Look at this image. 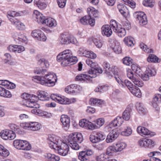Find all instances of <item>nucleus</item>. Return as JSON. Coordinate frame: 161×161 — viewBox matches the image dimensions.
<instances>
[{
	"label": "nucleus",
	"mask_w": 161,
	"mask_h": 161,
	"mask_svg": "<svg viewBox=\"0 0 161 161\" xmlns=\"http://www.w3.org/2000/svg\"><path fill=\"white\" fill-rule=\"evenodd\" d=\"M71 55L70 50H65L58 55L57 60L63 66H67L69 64L72 65L77 62V58Z\"/></svg>",
	"instance_id": "obj_1"
},
{
	"label": "nucleus",
	"mask_w": 161,
	"mask_h": 161,
	"mask_svg": "<svg viewBox=\"0 0 161 161\" xmlns=\"http://www.w3.org/2000/svg\"><path fill=\"white\" fill-rule=\"evenodd\" d=\"M103 70L105 71V73L109 78L115 76H117L118 75V69L117 67L112 66L110 67L109 64L107 62H105L103 64Z\"/></svg>",
	"instance_id": "obj_2"
},
{
	"label": "nucleus",
	"mask_w": 161,
	"mask_h": 161,
	"mask_svg": "<svg viewBox=\"0 0 161 161\" xmlns=\"http://www.w3.org/2000/svg\"><path fill=\"white\" fill-rule=\"evenodd\" d=\"M45 75L44 76H42L43 85H46L49 84L50 85L49 86L54 85L57 81L56 76L50 73Z\"/></svg>",
	"instance_id": "obj_3"
},
{
	"label": "nucleus",
	"mask_w": 161,
	"mask_h": 161,
	"mask_svg": "<svg viewBox=\"0 0 161 161\" xmlns=\"http://www.w3.org/2000/svg\"><path fill=\"white\" fill-rule=\"evenodd\" d=\"M69 145L72 143H80L83 140V137L80 133L71 134L68 136Z\"/></svg>",
	"instance_id": "obj_4"
},
{
	"label": "nucleus",
	"mask_w": 161,
	"mask_h": 161,
	"mask_svg": "<svg viewBox=\"0 0 161 161\" xmlns=\"http://www.w3.org/2000/svg\"><path fill=\"white\" fill-rule=\"evenodd\" d=\"M110 24L114 31L117 33L119 36L122 37L125 35L126 32L125 29L124 28L119 27L116 21L114 20H111Z\"/></svg>",
	"instance_id": "obj_5"
},
{
	"label": "nucleus",
	"mask_w": 161,
	"mask_h": 161,
	"mask_svg": "<svg viewBox=\"0 0 161 161\" xmlns=\"http://www.w3.org/2000/svg\"><path fill=\"white\" fill-rule=\"evenodd\" d=\"M127 76L128 78L132 81L136 86L142 87L143 85V83L142 81L138 78L135 75H134L131 70L128 69L127 70Z\"/></svg>",
	"instance_id": "obj_6"
},
{
	"label": "nucleus",
	"mask_w": 161,
	"mask_h": 161,
	"mask_svg": "<svg viewBox=\"0 0 161 161\" xmlns=\"http://www.w3.org/2000/svg\"><path fill=\"white\" fill-rule=\"evenodd\" d=\"M34 72L35 74L40 75L41 76H34L32 78V80L37 83L41 82V83L43 85V79L42 78V75L45 74V73H46V70L43 69H41L38 68H37L34 70Z\"/></svg>",
	"instance_id": "obj_7"
},
{
	"label": "nucleus",
	"mask_w": 161,
	"mask_h": 161,
	"mask_svg": "<svg viewBox=\"0 0 161 161\" xmlns=\"http://www.w3.org/2000/svg\"><path fill=\"white\" fill-rule=\"evenodd\" d=\"M69 147L66 143L62 142L59 145H58L56 150L58 151V153L63 156H66L69 151Z\"/></svg>",
	"instance_id": "obj_8"
},
{
	"label": "nucleus",
	"mask_w": 161,
	"mask_h": 161,
	"mask_svg": "<svg viewBox=\"0 0 161 161\" xmlns=\"http://www.w3.org/2000/svg\"><path fill=\"white\" fill-rule=\"evenodd\" d=\"M134 16L136 20L139 21L140 25H143L147 23V18L144 12H135L134 14Z\"/></svg>",
	"instance_id": "obj_9"
},
{
	"label": "nucleus",
	"mask_w": 161,
	"mask_h": 161,
	"mask_svg": "<svg viewBox=\"0 0 161 161\" xmlns=\"http://www.w3.org/2000/svg\"><path fill=\"white\" fill-rule=\"evenodd\" d=\"M93 153L91 150H88L80 152L78 158L81 161H90V156Z\"/></svg>",
	"instance_id": "obj_10"
},
{
	"label": "nucleus",
	"mask_w": 161,
	"mask_h": 161,
	"mask_svg": "<svg viewBox=\"0 0 161 161\" xmlns=\"http://www.w3.org/2000/svg\"><path fill=\"white\" fill-rule=\"evenodd\" d=\"M1 137L5 140H12L14 139L16 136V135L11 130H6L2 131L0 133Z\"/></svg>",
	"instance_id": "obj_11"
},
{
	"label": "nucleus",
	"mask_w": 161,
	"mask_h": 161,
	"mask_svg": "<svg viewBox=\"0 0 161 161\" xmlns=\"http://www.w3.org/2000/svg\"><path fill=\"white\" fill-rule=\"evenodd\" d=\"M105 138V136L100 132H97L96 133H93L90 136V141L93 143L98 142L103 140Z\"/></svg>",
	"instance_id": "obj_12"
},
{
	"label": "nucleus",
	"mask_w": 161,
	"mask_h": 161,
	"mask_svg": "<svg viewBox=\"0 0 161 161\" xmlns=\"http://www.w3.org/2000/svg\"><path fill=\"white\" fill-rule=\"evenodd\" d=\"M58 137L54 135H50L48 137V143L51 148L56 149L58 146Z\"/></svg>",
	"instance_id": "obj_13"
},
{
	"label": "nucleus",
	"mask_w": 161,
	"mask_h": 161,
	"mask_svg": "<svg viewBox=\"0 0 161 161\" xmlns=\"http://www.w3.org/2000/svg\"><path fill=\"white\" fill-rule=\"evenodd\" d=\"M23 142L21 150L25 151L24 152V157L29 159L30 157V144L26 140H24Z\"/></svg>",
	"instance_id": "obj_14"
},
{
	"label": "nucleus",
	"mask_w": 161,
	"mask_h": 161,
	"mask_svg": "<svg viewBox=\"0 0 161 161\" xmlns=\"http://www.w3.org/2000/svg\"><path fill=\"white\" fill-rule=\"evenodd\" d=\"M114 78L120 86L122 87H125V86L129 90L134 86L131 82L128 80H125L124 82L122 81L119 78L118 75L117 76H115Z\"/></svg>",
	"instance_id": "obj_15"
},
{
	"label": "nucleus",
	"mask_w": 161,
	"mask_h": 161,
	"mask_svg": "<svg viewBox=\"0 0 161 161\" xmlns=\"http://www.w3.org/2000/svg\"><path fill=\"white\" fill-rule=\"evenodd\" d=\"M13 36L14 38V40L16 42H21L24 43L25 44H26L28 42L27 38L23 34L14 32L13 33Z\"/></svg>",
	"instance_id": "obj_16"
},
{
	"label": "nucleus",
	"mask_w": 161,
	"mask_h": 161,
	"mask_svg": "<svg viewBox=\"0 0 161 161\" xmlns=\"http://www.w3.org/2000/svg\"><path fill=\"white\" fill-rule=\"evenodd\" d=\"M119 135V132L116 130H113L107 136L106 140V142H112L117 138Z\"/></svg>",
	"instance_id": "obj_17"
},
{
	"label": "nucleus",
	"mask_w": 161,
	"mask_h": 161,
	"mask_svg": "<svg viewBox=\"0 0 161 161\" xmlns=\"http://www.w3.org/2000/svg\"><path fill=\"white\" fill-rule=\"evenodd\" d=\"M75 101V98L69 99L65 98L64 96H61L58 95L57 102L60 104H66L74 103Z\"/></svg>",
	"instance_id": "obj_18"
},
{
	"label": "nucleus",
	"mask_w": 161,
	"mask_h": 161,
	"mask_svg": "<svg viewBox=\"0 0 161 161\" xmlns=\"http://www.w3.org/2000/svg\"><path fill=\"white\" fill-rule=\"evenodd\" d=\"M8 49L11 52H14L15 53H20L24 51L25 50L24 47L19 45H11Z\"/></svg>",
	"instance_id": "obj_19"
},
{
	"label": "nucleus",
	"mask_w": 161,
	"mask_h": 161,
	"mask_svg": "<svg viewBox=\"0 0 161 161\" xmlns=\"http://www.w3.org/2000/svg\"><path fill=\"white\" fill-rule=\"evenodd\" d=\"M21 97L23 100L21 102V104L23 105L30 107V95L26 93L22 94Z\"/></svg>",
	"instance_id": "obj_20"
},
{
	"label": "nucleus",
	"mask_w": 161,
	"mask_h": 161,
	"mask_svg": "<svg viewBox=\"0 0 161 161\" xmlns=\"http://www.w3.org/2000/svg\"><path fill=\"white\" fill-rule=\"evenodd\" d=\"M155 73L149 68H147L145 72L141 75L142 78L144 80L147 81L149 80V77L154 76Z\"/></svg>",
	"instance_id": "obj_21"
},
{
	"label": "nucleus",
	"mask_w": 161,
	"mask_h": 161,
	"mask_svg": "<svg viewBox=\"0 0 161 161\" xmlns=\"http://www.w3.org/2000/svg\"><path fill=\"white\" fill-rule=\"evenodd\" d=\"M102 33L103 35L110 36L112 33L111 26L109 25H103L102 28Z\"/></svg>",
	"instance_id": "obj_22"
},
{
	"label": "nucleus",
	"mask_w": 161,
	"mask_h": 161,
	"mask_svg": "<svg viewBox=\"0 0 161 161\" xmlns=\"http://www.w3.org/2000/svg\"><path fill=\"white\" fill-rule=\"evenodd\" d=\"M34 109L31 110V112L32 113L38 115L40 116H45L47 117H49L51 116V114L47 112L42 111L38 108H33Z\"/></svg>",
	"instance_id": "obj_23"
},
{
	"label": "nucleus",
	"mask_w": 161,
	"mask_h": 161,
	"mask_svg": "<svg viewBox=\"0 0 161 161\" xmlns=\"http://www.w3.org/2000/svg\"><path fill=\"white\" fill-rule=\"evenodd\" d=\"M94 77V76H91L90 75L87 74H81L77 75L75 78L76 80L84 81L86 80L89 81L90 79L92 78L91 77Z\"/></svg>",
	"instance_id": "obj_24"
},
{
	"label": "nucleus",
	"mask_w": 161,
	"mask_h": 161,
	"mask_svg": "<svg viewBox=\"0 0 161 161\" xmlns=\"http://www.w3.org/2000/svg\"><path fill=\"white\" fill-rule=\"evenodd\" d=\"M38 96L32 94L31 97V108H39L40 106L37 103L38 100Z\"/></svg>",
	"instance_id": "obj_25"
},
{
	"label": "nucleus",
	"mask_w": 161,
	"mask_h": 161,
	"mask_svg": "<svg viewBox=\"0 0 161 161\" xmlns=\"http://www.w3.org/2000/svg\"><path fill=\"white\" fill-rule=\"evenodd\" d=\"M137 131L138 133L142 136L151 135L150 130L147 128L141 126H139L137 127Z\"/></svg>",
	"instance_id": "obj_26"
},
{
	"label": "nucleus",
	"mask_w": 161,
	"mask_h": 161,
	"mask_svg": "<svg viewBox=\"0 0 161 161\" xmlns=\"http://www.w3.org/2000/svg\"><path fill=\"white\" fill-rule=\"evenodd\" d=\"M103 72V70L100 67L97 68H92L89 70L88 71V74L90 75L91 76H94V77H91L92 78H95L97 76L96 74L97 73L101 74Z\"/></svg>",
	"instance_id": "obj_27"
},
{
	"label": "nucleus",
	"mask_w": 161,
	"mask_h": 161,
	"mask_svg": "<svg viewBox=\"0 0 161 161\" xmlns=\"http://www.w3.org/2000/svg\"><path fill=\"white\" fill-rule=\"evenodd\" d=\"M37 94L38 97L40 100L47 101L49 99V97L48 93L44 91H39Z\"/></svg>",
	"instance_id": "obj_28"
},
{
	"label": "nucleus",
	"mask_w": 161,
	"mask_h": 161,
	"mask_svg": "<svg viewBox=\"0 0 161 161\" xmlns=\"http://www.w3.org/2000/svg\"><path fill=\"white\" fill-rule=\"evenodd\" d=\"M61 121L63 125L67 128H69L70 125V119L67 115H62L61 118Z\"/></svg>",
	"instance_id": "obj_29"
},
{
	"label": "nucleus",
	"mask_w": 161,
	"mask_h": 161,
	"mask_svg": "<svg viewBox=\"0 0 161 161\" xmlns=\"http://www.w3.org/2000/svg\"><path fill=\"white\" fill-rule=\"evenodd\" d=\"M0 96L5 98H10L12 97V94L9 91L0 86Z\"/></svg>",
	"instance_id": "obj_30"
},
{
	"label": "nucleus",
	"mask_w": 161,
	"mask_h": 161,
	"mask_svg": "<svg viewBox=\"0 0 161 161\" xmlns=\"http://www.w3.org/2000/svg\"><path fill=\"white\" fill-rule=\"evenodd\" d=\"M44 156L46 159L50 161H59L60 159L58 156L50 153H46L44 154Z\"/></svg>",
	"instance_id": "obj_31"
},
{
	"label": "nucleus",
	"mask_w": 161,
	"mask_h": 161,
	"mask_svg": "<svg viewBox=\"0 0 161 161\" xmlns=\"http://www.w3.org/2000/svg\"><path fill=\"white\" fill-rule=\"evenodd\" d=\"M132 110L130 107H128L124 111L123 115V119L126 120H128L130 117V112Z\"/></svg>",
	"instance_id": "obj_32"
},
{
	"label": "nucleus",
	"mask_w": 161,
	"mask_h": 161,
	"mask_svg": "<svg viewBox=\"0 0 161 161\" xmlns=\"http://www.w3.org/2000/svg\"><path fill=\"white\" fill-rule=\"evenodd\" d=\"M123 122L122 118L120 116H117L113 120L110 125H112L114 127L120 126Z\"/></svg>",
	"instance_id": "obj_33"
},
{
	"label": "nucleus",
	"mask_w": 161,
	"mask_h": 161,
	"mask_svg": "<svg viewBox=\"0 0 161 161\" xmlns=\"http://www.w3.org/2000/svg\"><path fill=\"white\" fill-rule=\"evenodd\" d=\"M20 13L18 12H16L15 11H12L8 14L7 16L9 20L12 23H14L12 20L14 21V19H17L15 18V17L20 16Z\"/></svg>",
	"instance_id": "obj_34"
},
{
	"label": "nucleus",
	"mask_w": 161,
	"mask_h": 161,
	"mask_svg": "<svg viewBox=\"0 0 161 161\" xmlns=\"http://www.w3.org/2000/svg\"><path fill=\"white\" fill-rule=\"evenodd\" d=\"M147 61L149 63H157L160 62V60L155 55L150 54L147 59Z\"/></svg>",
	"instance_id": "obj_35"
},
{
	"label": "nucleus",
	"mask_w": 161,
	"mask_h": 161,
	"mask_svg": "<svg viewBox=\"0 0 161 161\" xmlns=\"http://www.w3.org/2000/svg\"><path fill=\"white\" fill-rule=\"evenodd\" d=\"M10 128L19 134H22L24 133L23 130L20 129L19 126L14 124H11L9 125Z\"/></svg>",
	"instance_id": "obj_36"
},
{
	"label": "nucleus",
	"mask_w": 161,
	"mask_h": 161,
	"mask_svg": "<svg viewBox=\"0 0 161 161\" xmlns=\"http://www.w3.org/2000/svg\"><path fill=\"white\" fill-rule=\"evenodd\" d=\"M130 91L133 95L138 97H140L142 96L141 91L137 87L134 86Z\"/></svg>",
	"instance_id": "obj_37"
},
{
	"label": "nucleus",
	"mask_w": 161,
	"mask_h": 161,
	"mask_svg": "<svg viewBox=\"0 0 161 161\" xmlns=\"http://www.w3.org/2000/svg\"><path fill=\"white\" fill-rule=\"evenodd\" d=\"M14 21L12 20V21L14 22L12 24L15 25L19 30H23L25 29V26L23 23H21L18 19H14Z\"/></svg>",
	"instance_id": "obj_38"
},
{
	"label": "nucleus",
	"mask_w": 161,
	"mask_h": 161,
	"mask_svg": "<svg viewBox=\"0 0 161 161\" xmlns=\"http://www.w3.org/2000/svg\"><path fill=\"white\" fill-rule=\"evenodd\" d=\"M37 64L42 68H47L48 67L49 65L48 62L43 58L39 59L38 61Z\"/></svg>",
	"instance_id": "obj_39"
},
{
	"label": "nucleus",
	"mask_w": 161,
	"mask_h": 161,
	"mask_svg": "<svg viewBox=\"0 0 161 161\" xmlns=\"http://www.w3.org/2000/svg\"><path fill=\"white\" fill-rule=\"evenodd\" d=\"M9 154L8 150L5 148L2 145L0 144V156L6 158Z\"/></svg>",
	"instance_id": "obj_40"
},
{
	"label": "nucleus",
	"mask_w": 161,
	"mask_h": 161,
	"mask_svg": "<svg viewBox=\"0 0 161 161\" xmlns=\"http://www.w3.org/2000/svg\"><path fill=\"white\" fill-rule=\"evenodd\" d=\"M34 3L41 9H45L47 6L46 3L42 2L40 0H34Z\"/></svg>",
	"instance_id": "obj_41"
},
{
	"label": "nucleus",
	"mask_w": 161,
	"mask_h": 161,
	"mask_svg": "<svg viewBox=\"0 0 161 161\" xmlns=\"http://www.w3.org/2000/svg\"><path fill=\"white\" fill-rule=\"evenodd\" d=\"M60 41L62 44H65L69 43V36L65 34H62L60 36Z\"/></svg>",
	"instance_id": "obj_42"
},
{
	"label": "nucleus",
	"mask_w": 161,
	"mask_h": 161,
	"mask_svg": "<svg viewBox=\"0 0 161 161\" xmlns=\"http://www.w3.org/2000/svg\"><path fill=\"white\" fill-rule=\"evenodd\" d=\"M41 127L40 124L36 122H31V130L35 131L39 130Z\"/></svg>",
	"instance_id": "obj_43"
},
{
	"label": "nucleus",
	"mask_w": 161,
	"mask_h": 161,
	"mask_svg": "<svg viewBox=\"0 0 161 161\" xmlns=\"http://www.w3.org/2000/svg\"><path fill=\"white\" fill-rule=\"evenodd\" d=\"M24 140H15L13 142L14 147L17 149H21Z\"/></svg>",
	"instance_id": "obj_44"
},
{
	"label": "nucleus",
	"mask_w": 161,
	"mask_h": 161,
	"mask_svg": "<svg viewBox=\"0 0 161 161\" xmlns=\"http://www.w3.org/2000/svg\"><path fill=\"white\" fill-rule=\"evenodd\" d=\"M133 40V38L132 37L129 36L125 37L124 40V41L126 45L131 46L132 45H134Z\"/></svg>",
	"instance_id": "obj_45"
},
{
	"label": "nucleus",
	"mask_w": 161,
	"mask_h": 161,
	"mask_svg": "<svg viewBox=\"0 0 161 161\" xmlns=\"http://www.w3.org/2000/svg\"><path fill=\"white\" fill-rule=\"evenodd\" d=\"M117 152L115 146H109L107 149L106 153L108 156H111L112 155L113 152Z\"/></svg>",
	"instance_id": "obj_46"
},
{
	"label": "nucleus",
	"mask_w": 161,
	"mask_h": 161,
	"mask_svg": "<svg viewBox=\"0 0 161 161\" xmlns=\"http://www.w3.org/2000/svg\"><path fill=\"white\" fill-rule=\"evenodd\" d=\"M132 133V130L129 127H126L124 130L121 132V134L123 136H128Z\"/></svg>",
	"instance_id": "obj_47"
},
{
	"label": "nucleus",
	"mask_w": 161,
	"mask_h": 161,
	"mask_svg": "<svg viewBox=\"0 0 161 161\" xmlns=\"http://www.w3.org/2000/svg\"><path fill=\"white\" fill-rule=\"evenodd\" d=\"M103 102V100L101 99L92 98L89 101V103L91 105H97Z\"/></svg>",
	"instance_id": "obj_48"
},
{
	"label": "nucleus",
	"mask_w": 161,
	"mask_h": 161,
	"mask_svg": "<svg viewBox=\"0 0 161 161\" xmlns=\"http://www.w3.org/2000/svg\"><path fill=\"white\" fill-rule=\"evenodd\" d=\"M140 48L144 52L147 53H153V50L152 49L149 48L147 45L143 43H141L140 44Z\"/></svg>",
	"instance_id": "obj_49"
},
{
	"label": "nucleus",
	"mask_w": 161,
	"mask_h": 161,
	"mask_svg": "<svg viewBox=\"0 0 161 161\" xmlns=\"http://www.w3.org/2000/svg\"><path fill=\"white\" fill-rule=\"evenodd\" d=\"M95 126L97 129L100 128L102 126L104 123V120L102 118H99L95 121Z\"/></svg>",
	"instance_id": "obj_50"
},
{
	"label": "nucleus",
	"mask_w": 161,
	"mask_h": 161,
	"mask_svg": "<svg viewBox=\"0 0 161 161\" xmlns=\"http://www.w3.org/2000/svg\"><path fill=\"white\" fill-rule=\"evenodd\" d=\"M126 146V144L125 143L121 142L117 143L115 146L117 152L121 151L125 148Z\"/></svg>",
	"instance_id": "obj_51"
},
{
	"label": "nucleus",
	"mask_w": 161,
	"mask_h": 161,
	"mask_svg": "<svg viewBox=\"0 0 161 161\" xmlns=\"http://www.w3.org/2000/svg\"><path fill=\"white\" fill-rule=\"evenodd\" d=\"M112 48L114 52L117 54H119L122 52V49L120 44L119 43L117 42L115 44V46L114 47H113Z\"/></svg>",
	"instance_id": "obj_52"
},
{
	"label": "nucleus",
	"mask_w": 161,
	"mask_h": 161,
	"mask_svg": "<svg viewBox=\"0 0 161 161\" xmlns=\"http://www.w3.org/2000/svg\"><path fill=\"white\" fill-rule=\"evenodd\" d=\"M75 85L74 84H72L67 86L65 89V91L68 93H73L75 92V91L74 89L75 88Z\"/></svg>",
	"instance_id": "obj_53"
},
{
	"label": "nucleus",
	"mask_w": 161,
	"mask_h": 161,
	"mask_svg": "<svg viewBox=\"0 0 161 161\" xmlns=\"http://www.w3.org/2000/svg\"><path fill=\"white\" fill-rule=\"evenodd\" d=\"M107 155L104 153H102L96 157V160L97 161H105L108 158Z\"/></svg>",
	"instance_id": "obj_54"
},
{
	"label": "nucleus",
	"mask_w": 161,
	"mask_h": 161,
	"mask_svg": "<svg viewBox=\"0 0 161 161\" xmlns=\"http://www.w3.org/2000/svg\"><path fill=\"white\" fill-rule=\"evenodd\" d=\"M143 5L147 7H153L154 4V3L152 0H145L143 2Z\"/></svg>",
	"instance_id": "obj_55"
},
{
	"label": "nucleus",
	"mask_w": 161,
	"mask_h": 161,
	"mask_svg": "<svg viewBox=\"0 0 161 161\" xmlns=\"http://www.w3.org/2000/svg\"><path fill=\"white\" fill-rule=\"evenodd\" d=\"M123 62L125 64L129 66L132 64V59L131 58L126 57L123 59Z\"/></svg>",
	"instance_id": "obj_56"
},
{
	"label": "nucleus",
	"mask_w": 161,
	"mask_h": 161,
	"mask_svg": "<svg viewBox=\"0 0 161 161\" xmlns=\"http://www.w3.org/2000/svg\"><path fill=\"white\" fill-rule=\"evenodd\" d=\"M146 147L151 148L154 146V142L152 140L146 138Z\"/></svg>",
	"instance_id": "obj_57"
},
{
	"label": "nucleus",
	"mask_w": 161,
	"mask_h": 161,
	"mask_svg": "<svg viewBox=\"0 0 161 161\" xmlns=\"http://www.w3.org/2000/svg\"><path fill=\"white\" fill-rule=\"evenodd\" d=\"M88 122L87 120L83 119L80 121L79 125L80 126L86 129Z\"/></svg>",
	"instance_id": "obj_58"
},
{
	"label": "nucleus",
	"mask_w": 161,
	"mask_h": 161,
	"mask_svg": "<svg viewBox=\"0 0 161 161\" xmlns=\"http://www.w3.org/2000/svg\"><path fill=\"white\" fill-rule=\"evenodd\" d=\"M45 17L41 13L39 15L34 19L36 20L38 23H42L43 20L45 19Z\"/></svg>",
	"instance_id": "obj_59"
},
{
	"label": "nucleus",
	"mask_w": 161,
	"mask_h": 161,
	"mask_svg": "<svg viewBox=\"0 0 161 161\" xmlns=\"http://www.w3.org/2000/svg\"><path fill=\"white\" fill-rule=\"evenodd\" d=\"M20 126L25 130H29L30 128V122H25L20 123Z\"/></svg>",
	"instance_id": "obj_60"
},
{
	"label": "nucleus",
	"mask_w": 161,
	"mask_h": 161,
	"mask_svg": "<svg viewBox=\"0 0 161 161\" xmlns=\"http://www.w3.org/2000/svg\"><path fill=\"white\" fill-rule=\"evenodd\" d=\"M93 42L95 45L98 48L101 47L103 45L102 42L97 39L94 38L93 40Z\"/></svg>",
	"instance_id": "obj_61"
},
{
	"label": "nucleus",
	"mask_w": 161,
	"mask_h": 161,
	"mask_svg": "<svg viewBox=\"0 0 161 161\" xmlns=\"http://www.w3.org/2000/svg\"><path fill=\"white\" fill-rule=\"evenodd\" d=\"M136 107L137 110L140 113H143L145 111L143 104L142 103H139L137 104Z\"/></svg>",
	"instance_id": "obj_62"
},
{
	"label": "nucleus",
	"mask_w": 161,
	"mask_h": 161,
	"mask_svg": "<svg viewBox=\"0 0 161 161\" xmlns=\"http://www.w3.org/2000/svg\"><path fill=\"white\" fill-rule=\"evenodd\" d=\"M153 102L156 104L161 102V95L159 94H156L153 98Z\"/></svg>",
	"instance_id": "obj_63"
},
{
	"label": "nucleus",
	"mask_w": 161,
	"mask_h": 161,
	"mask_svg": "<svg viewBox=\"0 0 161 161\" xmlns=\"http://www.w3.org/2000/svg\"><path fill=\"white\" fill-rule=\"evenodd\" d=\"M41 31L39 30H35L32 31V36L34 37L38 38L41 33Z\"/></svg>",
	"instance_id": "obj_64"
}]
</instances>
